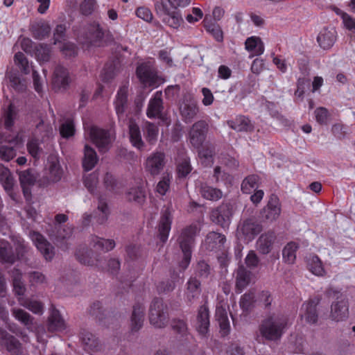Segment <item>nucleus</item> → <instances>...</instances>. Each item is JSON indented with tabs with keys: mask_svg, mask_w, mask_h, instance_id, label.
<instances>
[{
	"mask_svg": "<svg viewBox=\"0 0 355 355\" xmlns=\"http://www.w3.org/2000/svg\"><path fill=\"white\" fill-rule=\"evenodd\" d=\"M286 325L285 317L271 315L262 321L259 327L260 334L267 340H276L281 338Z\"/></svg>",
	"mask_w": 355,
	"mask_h": 355,
	"instance_id": "f257e3e1",
	"label": "nucleus"
},
{
	"mask_svg": "<svg viewBox=\"0 0 355 355\" xmlns=\"http://www.w3.org/2000/svg\"><path fill=\"white\" fill-rule=\"evenodd\" d=\"M200 229L197 225L192 224L182 230L178 238V243L184 257L180 266L182 269H186L191 261V248L194 244L195 236L199 232Z\"/></svg>",
	"mask_w": 355,
	"mask_h": 355,
	"instance_id": "f03ea898",
	"label": "nucleus"
},
{
	"mask_svg": "<svg viewBox=\"0 0 355 355\" xmlns=\"http://www.w3.org/2000/svg\"><path fill=\"white\" fill-rule=\"evenodd\" d=\"M149 320L150 324L157 328L166 326L168 320L167 306L162 299L155 298L152 301L149 310Z\"/></svg>",
	"mask_w": 355,
	"mask_h": 355,
	"instance_id": "7ed1b4c3",
	"label": "nucleus"
},
{
	"mask_svg": "<svg viewBox=\"0 0 355 355\" xmlns=\"http://www.w3.org/2000/svg\"><path fill=\"white\" fill-rule=\"evenodd\" d=\"M104 36V32L100 24L96 22L89 24L79 37L80 41L87 47L98 46Z\"/></svg>",
	"mask_w": 355,
	"mask_h": 355,
	"instance_id": "20e7f679",
	"label": "nucleus"
},
{
	"mask_svg": "<svg viewBox=\"0 0 355 355\" xmlns=\"http://www.w3.org/2000/svg\"><path fill=\"white\" fill-rule=\"evenodd\" d=\"M329 317L330 320L336 322L345 321L348 318L349 302L345 296H338L336 300L331 303Z\"/></svg>",
	"mask_w": 355,
	"mask_h": 355,
	"instance_id": "39448f33",
	"label": "nucleus"
},
{
	"mask_svg": "<svg viewBox=\"0 0 355 355\" xmlns=\"http://www.w3.org/2000/svg\"><path fill=\"white\" fill-rule=\"evenodd\" d=\"M92 142L98 148L99 152H107L110 146L111 137L108 131L96 126H91L87 130Z\"/></svg>",
	"mask_w": 355,
	"mask_h": 355,
	"instance_id": "423d86ee",
	"label": "nucleus"
},
{
	"mask_svg": "<svg viewBox=\"0 0 355 355\" xmlns=\"http://www.w3.org/2000/svg\"><path fill=\"white\" fill-rule=\"evenodd\" d=\"M17 257L12 252V248L9 244L0 246V261L5 263H13L17 258L23 257L27 252V245L23 239H18L15 243Z\"/></svg>",
	"mask_w": 355,
	"mask_h": 355,
	"instance_id": "0eeeda50",
	"label": "nucleus"
},
{
	"mask_svg": "<svg viewBox=\"0 0 355 355\" xmlns=\"http://www.w3.org/2000/svg\"><path fill=\"white\" fill-rule=\"evenodd\" d=\"M22 142L18 135L14 137H3L0 134V159L5 162H9L16 156V150L12 144L16 146Z\"/></svg>",
	"mask_w": 355,
	"mask_h": 355,
	"instance_id": "6e6552de",
	"label": "nucleus"
},
{
	"mask_svg": "<svg viewBox=\"0 0 355 355\" xmlns=\"http://www.w3.org/2000/svg\"><path fill=\"white\" fill-rule=\"evenodd\" d=\"M166 163L165 153L161 151H155L147 157L144 166L148 173L155 176L161 173Z\"/></svg>",
	"mask_w": 355,
	"mask_h": 355,
	"instance_id": "1a4fd4ad",
	"label": "nucleus"
},
{
	"mask_svg": "<svg viewBox=\"0 0 355 355\" xmlns=\"http://www.w3.org/2000/svg\"><path fill=\"white\" fill-rule=\"evenodd\" d=\"M208 123L205 120L195 122L189 131V141L195 148H200L205 140L208 131Z\"/></svg>",
	"mask_w": 355,
	"mask_h": 355,
	"instance_id": "9d476101",
	"label": "nucleus"
},
{
	"mask_svg": "<svg viewBox=\"0 0 355 355\" xmlns=\"http://www.w3.org/2000/svg\"><path fill=\"white\" fill-rule=\"evenodd\" d=\"M322 297L317 295L304 302L302 306L301 318L308 324H315L318 320L317 306L320 304Z\"/></svg>",
	"mask_w": 355,
	"mask_h": 355,
	"instance_id": "9b49d317",
	"label": "nucleus"
},
{
	"mask_svg": "<svg viewBox=\"0 0 355 355\" xmlns=\"http://www.w3.org/2000/svg\"><path fill=\"white\" fill-rule=\"evenodd\" d=\"M137 76L146 85L155 86L159 80L155 68L150 63H143L137 68Z\"/></svg>",
	"mask_w": 355,
	"mask_h": 355,
	"instance_id": "f8f14e48",
	"label": "nucleus"
},
{
	"mask_svg": "<svg viewBox=\"0 0 355 355\" xmlns=\"http://www.w3.org/2000/svg\"><path fill=\"white\" fill-rule=\"evenodd\" d=\"M232 214V206L228 203H223L211 211V218L214 223L225 228L229 226Z\"/></svg>",
	"mask_w": 355,
	"mask_h": 355,
	"instance_id": "ddd939ff",
	"label": "nucleus"
},
{
	"mask_svg": "<svg viewBox=\"0 0 355 355\" xmlns=\"http://www.w3.org/2000/svg\"><path fill=\"white\" fill-rule=\"evenodd\" d=\"M63 175V170L59 159L55 156H49L46 173V180L44 184L55 183L59 182Z\"/></svg>",
	"mask_w": 355,
	"mask_h": 355,
	"instance_id": "4468645a",
	"label": "nucleus"
},
{
	"mask_svg": "<svg viewBox=\"0 0 355 355\" xmlns=\"http://www.w3.org/2000/svg\"><path fill=\"white\" fill-rule=\"evenodd\" d=\"M281 214L279 200L276 195H271L268 204L261 211V217L263 220L272 222L277 219Z\"/></svg>",
	"mask_w": 355,
	"mask_h": 355,
	"instance_id": "2eb2a0df",
	"label": "nucleus"
},
{
	"mask_svg": "<svg viewBox=\"0 0 355 355\" xmlns=\"http://www.w3.org/2000/svg\"><path fill=\"white\" fill-rule=\"evenodd\" d=\"M200 109L196 101L189 98L183 100L180 106V113L184 122L189 123L197 116Z\"/></svg>",
	"mask_w": 355,
	"mask_h": 355,
	"instance_id": "dca6fc26",
	"label": "nucleus"
},
{
	"mask_svg": "<svg viewBox=\"0 0 355 355\" xmlns=\"http://www.w3.org/2000/svg\"><path fill=\"white\" fill-rule=\"evenodd\" d=\"M128 87L129 82L128 80L122 83L116 94L114 107L116 113L119 118L123 116L128 105Z\"/></svg>",
	"mask_w": 355,
	"mask_h": 355,
	"instance_id": "f3484780",
	"label": "nucleus"
},
{
	"mask_svg": "<svg viewBox=\"0 0 355 355\" xmlns=\"http://www.w3.org/2000/svg\"><path fill=\"white\" fill-rule=\"evenodd\" d=\"M172 208L171 205H168L162 211L158 225L159 236L160 240L164 243L166 241L172 223Z\"/></svg>",
	"mask_w": 355,
	"mask_h": 355,
	"instance_id": "a211bd4d",
	"label": "nucleus"
},
{
	"mask_svg": "<svg viewBox=\"0 0 355 355\" xmlns=\"http://www.w3.org/2000/svg\"><path fill=\"white\" fill-rule=\"evenodd\" d=\"M30 237L45 259L51 260L54 255L53 248L44 237L36 232H30Z\"/></svg>",
	"mask_w": 355,
	"mask_h": 355,
	"instance_id": "6ab92c4d",
	"label": "nucleus"
},
{
	"mask_svg": "<svg viewBox=\"0 0 355 355\" xmlns=\"http://www.w3.org/2000/svg\"><path fill=\"white\" fill-rule=\"evenodd\" d=\"M19 179L24 196L27 200H29L31 198L30 188L35 184L37 176L33 170L27 169L19 173Z\"/></svg>",
	"mask_w": 355,
	"mask_h": 355,
	"instance_id": "aec40b11",
	"label": "nucleus"
},
{
	"mask_svg": "<svg viewBox=\"0 0 355 355\" xmlns=\"http://www.w3.org/2000/svg\"><path fill=\"white\" fill-rule=\"evenodd\" d=\"M70 78L66 68L58 65L54 70L52 84L55 89L64 90L69 86Z\"/></svg>",
	"mask_w": 355,
	"mask_h": 355,
	"instance_id": "412c9836",
	"label": "nucleus"
},
{
	"mask_svg": "<svg viewBox=\"0 0 355 355\" xmlns=\"http://www.w3.org/2000/svg\"><path fill=\"white\" fill-rule=\"evenodd\" d=\"M226 241L225 236L216 232H209L203 243V247L207 251H219L222 250Z\"/></svg>",
	"mask_w": 355,
	"mask_h": 355,
	"instance_id": "4be33fe9",
	"label": "nucleus"
},
{
	"mask_svg": "<svg viewBox=\"0 0 355 355\" xmlns=\"http://www.w3.org/2000/svg\"><path fill=\"white\" fill-rule=\"evenodd\" d=\"M163 110L162 93L157 92L148 103L147 116L150 119L161 118Z\"/></svg>",
	"mask_w": 355,
	"mask_h": 355,
	"instance_id": "5701e85b",
	"label": "nucleus"
},
{
	"mask_svg": "<svg viewBox=\"0 0 355 355\" xmlns=\"http://www.w3.org/2000/svg\"><path fill=\"white\" fill-rule=\"evenodd\" d=\"M227 124L236 132H252L254 128L251 120L244 115H238L234 119L227 121Z\"/></svg>",
	"mask_w": 355,
	"mask_h": 355,
	"instance_id": "b1692460",
	"label": "nucleus"
},
{
	"mask_svg": "<svg viewBox=\"0 0 355 355\" xmlns=\"http://www.w3.org/2000/svg\"><path fill=\"white\" fill-rule=\"evenodd\" d=\"M251 282V272L243 266H240L236 271L235 288L237 293H241Z\"/></svg>",
	"mask_w": 355,
	"mask_h": 355,
	"instance_id": "393cba45",
	"label": "nucleus"
},
{
	"mask_svg": "<svg viewBox=\"0 0 355 355\" xmlns=\"http://www.w3.org/2000/svg\"><path fill=\"white\" fill-rule=\"evenodd\" d=\"M80 338L85 351L94 352L101 349V344L100 341L92 333L83 330L80 334Z\"/></svg>",
	"mask_w": 355,
	"mask_h": 355,
	"instance_id": "a878e982",
	"label": "nucleus"
},
{
	"mask_svg": "<svg viewBox=\"0 0 355 355\" xmlns=\"http://www.w3.org/2000/svg\"><path fill=\"white\" fill-rule=\"evenodd\" d=\"M209 315L207 306H201L197 315L196 329L200 335L205 336L209 331Z\"/></svg>",
	"mask_w": 355,
	"mask_h": 355,
	"instance_id": "bb28decb",
	"label": "nucleus"
},
{
	"mask_svg": "<svg viewBox=\"0 0 355 355\" xmlns=\"http://www.w3.org/2000/svg\"><path fill=\"white\" fill-rule=\"evenodd\" d=\"M216 318L220 327V333L223 336H227L230 332V326L226 308L223 304L216 306Z\"/></svg>",
	"mask_w": 355,
	"mask_h": 355,
	"instance_id": "cd10ccee",
	"label": "nucleus"
},
{
	"mask_svg": "<svg viewBox=\"0 0 355 355\" xmlns=\"http://www.w3.org/2000/svg\"><path fill=\"white\" fill-rule=\"evenodd\" d=\"M0 345L12 354H17L21 345L17 338L2 329H0Z\"/></svg>",
	"mask_w": 355,
	"mask_h": 355,
	"instance_id": "c85d7f7f",
	"label": "nucleus"
},
{
	"mask_svg": "<svg viewBox=\"0 0 355 355\" xmlns=\"http://www.w3.org/2000/svg\"><path fill=\"white\" fill-rule=\"evenodd\" d=\"M275 239L272 232L261 234L257 241V250L262 254H268L272 250Z\"/></svg>",
	"mask_w": 355,
	"mask_h": 355,
	"instance_id": "c756f323",
	"label": "nucleus"
},
{
	"mask_svg": "<svg viewBox=\"0 0 355 355\" xmlns=\"http://www.w3.org/2000/svg\"><path fill=\"white\" fill-rule=\"evenodd\" d=\"M261 230V225L252 218L245 220L241 226V231L248 239H253Z\"/></svg>",
	"mask_w": 355,
	"mask_h": 355,
	"instance_id": "7c9ffc66",
	"label": "nucleus"
},
{
	"mask_svg": "<svg viewBox=\"0 0 355 355\" xmlns=\"http://www.w3.org/2000/svg\"><path fill=\"white\" fill-rule=\"evenodd\" d=\"M144 306L140 304H137L133 306L130 323L132 331H137L143 326L144 320Z\"/></svg>",
	"mask_w": 355,
	"mask_h": 355,
	"instance_id": "2f4dec72",
	"label": "nucleus"
},
{
	"mask_svg": "<svg viewBox=\"0 0 355 355\" xmlns=\"http://www.w3.org/2000/svg\"><path fill=\"white\" fill-rule=\"evenodd\" d=\"M201 293V284L196 277H190L187 283L185 297L191 302L198 299Z\"/></svg>",
	"mask_w": 355,
	"mask_h": 355,
	"instance_id": "473e14b6",
	"label": "nucleus"
},
{
	"mask_svg": "<svg viewBox=\"0 0 355 355\" xmlns=\"http://www.w3.org/2000/svg\"><path fill=\"white\" fill-rule=\"evenodd\" d=\"M98 161V157L94 148L87 144L84 147V157L83 159V167L87 171L94 168Z\"/></svg>",
	"mask_w": 355,
	"mask_h": 355,
	"instance_id": "72a5a7b5",
	"label": "nucleus"
},
{
	"mask_svg": "<svg viewBox=\"0 0 355 355\" xmlns=\"http://www.w3.org/2000/svg\"><path fill=\"white\" fill-rule=\"evenodd\" d=\"M317 40L322 49L331 48L336 41V31L334 28L330 30L324 28L319 33Z\"/></svg>",
	"mask_w": 355,
	"mask_h": 355,
	"instance_id": "f704fd0d",
	"label": "nucleus"
},
{
	"mask_svg": "<svg viewBox=\"0 0 355 355\" xmlns=\"http://www.w3.org/2000/svg\"><path fill=\"white\" fill-rule=\"evenodd\" d=\"M129 135L132 146L139 150H143L145 144L142 140L139 126L133 121H130L129 124Z\"/></svg>",
	"mask_w": 355,
	"mask_h": 355,
	"instance_id": "c9c22d12",
	"label": "nucleus"
},
{
	"mask_svg": "<svg viewBox=\"0 0 355 355\" xmlns=\"http://www.w3.org/2000/svg\"><path fill=\"white\" fill-rule=\"evenodd\" d=\"M13 317L24 325L28 329H32L34 318L21 309L13 308L11 310Z\"/></svg>",
	"mask_w": 355,
	"mask_h": 355,
	"instance_id": "e433bc0d",
	"label": "nucleus"
},
{
	"mask_svg": "<svg viewBox=\"0 0 355 355\" xmlns=\"http://www.w3.org/2000/svg\"><path fill=\"white\" fill-rule=\"evenodd\" d=\"M92 252L85 248L78 249L76 253V256L78 260L81 263L87 266H96L98 267H103L98 259L94 260L92 259Z\"/></svg>",
	"mask_w": 355,
	"mask_h": 355,
	"instance_id": "4c0bfd02",
	"label": "nucleus"
},
{
	"mask_svg": "<svg viewBox=\"0 0 355 355\" xmlns=\"http://www.w3.org/2000/svg\"><path fill=\"white\" fill-rule=\"evenodd\" d=\"M245 49L252 53V56L261 55L264 51V45L259 37H251L245 42Z\"/></svg>",
	"mask_w": 355,
	"mask_h": 355,
	"instance_id": "58836bf2",
	"label": "nucleus"
},
{
	"mask_svg": "<svg viewBox=\"0 0 355 355\" xmlns=\"http://www.w3.org/2000/svg\"><path fill=\"white\" fill-rule=\"evenodd\" d=\"M18 301L21 306L28 309L33 313L38 315L43 313L44 305L41 302L33 299H24L23 297H19Z\"/></svg>",
	"mask_w": 355,
	"mask_h": 355,
	"instance_id": "ea45409f",
	"label": "nucleus"
},
{
	"mask_svg": "<svg viewBox=\"0 0 355 355\" xmlns=\"http://www.w3.org/2000/svg\"><path fill=\"white\" fill-rule=\"evenodd\" d=\"M298 245L295 242L288 243L282 250V258L285 263L293 264L296 259V252L298 249Z\"/></svg>",
	"mask_w": 355,
	"mask_h": 355,
	"instance_id": "a19ab883",
	"label": "nucleus"
},
{
	"mask_svg": "<svg viewBox=\"0 0 355 355\" xmlns=\"http://www.w3.org/2000/svg\"><path fill=\"white\" fill-rule=\"evenodd\" d=\"M257 301V297L255 291L254 290H250L241 296L239 305L244 311H248L255 306Z\"/></svg>",
	"mask_w": 355,
	"mask_h": 355,
	"instance_id": "79ce46f5",
	"label": "nucleus"
},
{
	"mask_svg": "<svg viewBox=\"0 0 355 355\" xmlns=\"http://www.w3.org/2000/svg\"><path fill=\"white\" fill-rule=\"evenodd\" d=\"M0 183L5 190L15 186V179L8 168L0 164Z\"/></svg>",
	"mask_w": 355,
	"mask_h": 355,
	"instance_id": "37998d69",
	"label": "nucleus"
},
{
	"mask_svg": "<svg viewBox=\"0 0 355 355\" xmlns=\"http://www.w3.org/2000/svg\"><path fill=\"white\" fill-rule=\"evenodd\" d=\"M125 198L130 202L141 204L145 200L146 195L141 187H135L125 193Z\"/></svg>",
	"mask_w": 355,
	"mask_h": 355,
	"instance_id": "c03bdc74",
	"label": "nucleus"
},
{
	"mask_svg": "<svg viewBox=\"0 0 355 355\" xmlns=\"http://www.w3.org/2000/svg\"><path fill=\"white\" fill-rule=\"evenodd\" d=\"M48 328L50 331H60L65 328L64 321L58 311H53L49 318Z\"/></svg>",
	"mask_w": 355,
	"mask_h": 355,
	"instance_id": "a18cd8bd",
	"label": "nucleus"
},
{
	"mask_svg": "<svg viewBox=\"0 0 355 355\" xmlns=\"http://www.w3.org/2000/svg\"><path fill=\"white\" fill-rule=\"evenodd\" d=\"M35 57L40 63L47 62L51 57V48L46 44H39L35 47Z\"/></svg>",
	"mask_w": 355,
	"mask_h": 355,
	"instance_id": "49530a36",
	"label": "nucleus"
},
{
	"mask_svg": "<svg viewBox=\"0 0 355 355\" xmlns=\"http://www.w3.org/2000/svg\"><path fill=\"white\" fill-rule=\"evenodd\" d=\"M309 270L315 275L323 276L325 274L322 263L316 255H311L308 260Z\"/></svg>",
	"mask_w": 355,
	"mask_h": 355,
	"instance_id": "de8ad7c7",
	"label": "nucleus"
},
{
	"mask_svg": "<svg viewBox=\"0 0 355 355\" xmlns=\"http://www.w3.org/2000/svg\"><path fill=\"white\" fill-rule=\"evenodd\" d=\"M200 193L203 198L210 200H218L223 196V193L220 189L207 184L201 186Z\"/></svg>",
	"mask_w": 355,
	"mask_h": 355,
	"instance_id": "09e8293b",
	"label": "nucleus"
},
{
	"mask_svg": "<svg viewBox=\"0 0 355 355\" xmlns=\"http://www.w3.org/2000/svg\"><path fill=\"white\" fill-rule=\"evenodd\" d=\"M204 26L207 31L213 35V37L218 41L222 42L223 40V33L219 25L212 23L208 19L206 16L203 20Z\"/></svg>",
	"mask_w": 355,
	"mask_h": 355,
	"instance_id": "8fccbe9b",
	"label": "nucleus"
},
{
	"mask_svg": "<svg viewBox=\"0 0 355 355\" xmlns=\"http://www.w3.org/2000/svg\"><path fill=\"white\" fill-rule=\"evenodd\" d=\"M259 180V178L257 175H248L242 182L241 190L243 193H250L258 187Z\"/></svg>",
	"mask_w": 355,
	"mask_h": 355,
	"instance_id": "3c124183",
	"label": "nucleus"
},
{
	"mask_svg": "<svg viewBox=\"0 0 355 355\" xmlns=\"http://www.w3.org/2000/svg\"><path fill=\"white\" fill-rule=\"evenodd\" d=\"M51 31V27L45 23H40L32 28L33 36L37 40H43L48 37Z\"/></svg>",
	"mask_w": 355,
	"mask_h": 355,
	"instance_id": "603ef678",
	"label": "nucleus"
},
{
	"mask_svg": "<svg viewBox=\"0 0 355 355\" xmlns=\"http://www.w3.org/2000/svg\"><path fill=\"white\" fill-rule=\"evenodd\" d=\"M145 137L147 141L153 145L155 143L157 139L159 129L158 127L150 122L147 121L145 127Z\"/></svg>",
	"mask_w": 355,
	"mask_h": 355,
	"instance_id": "864d4df0",
	"label": "nucleus"
},
{
	"mask_svg": "<svg viewBox=\"0 0 355 355\" xmlns=\"http://www.w3.org/2000/svg\"><path fill=\"white\" fill-rule=\"evenodd\" d=\"M162 17L164 22L174 28L179 27L183 21L181 15L177 11L169 12Z\"/></svg>",
	"mask_w": 355,
	"mask_h": 355,
	"instance_id": "5fc2aeb1",
	"label": "nucleus"
},
{
	"mask_svg": "<svg viewBox=\"0 0 355 355\" xmlns=\"http://www.w3.org/2000/svg\"><path fill=\"white\" fill-rule=\"evenodd\" d=\"M15 64L19 67L24 74L30 73V67L28 59L21 52H17L14 56Z\"/></svg>",
	"mask_w": 355,
	"mask_h": 355,
	"instance_id": "6e6d98bb",
	"label": "nucleus"
},
{
	"mask_svg": "<svg viewBox=\"0 0 355 355\" xmlns=\"http://www.w3.org/2000/svg\"><path fill=\"white\" fill-rule=\"evenodd\" d=\"M172 329L181 336L187 337L189 334L187 322L184 320L173 319L171 322Z\"/></svg>",
	"mask_w": 355,
	"mask_h": 355,
	"instance_id": "4d7b16f0",
	"label": "nucleus"
},
{
	"mask_svg": "<svg viewBox=\"0 0 355 355\" xmlns=\"http://www.w3.org/2000/svg\"><path fill=\"white\" fill-rule=\"evenodd\" d=\"M93 242L94 246L98 247V249L105 252L110 251L115 247V242L112 239H105L96 236L93 239Z\"/></svg>",
	"mask_w": 355,
	"mask_h": 355,
	"instance_id": "13d9d810",
	"label": "nucleus"
},
{
	"mask_svg": "<svg viewBox=\"0 0 355 355\" xmlns=\"http://www.w3.org/2000/svg\"><path fill=\"white\" fill-rule=\"evenodd\" d=\"M60 133L63 138L66 139L73 136L75 133L73 122L70 119L66 120L60 127Z\"/></svg>",
	"mask_w": 355,
	"mask_h": 355,
	"instance_id": "bf43d9fd",
	"label": "nucleus"
},
{
	"mask_svg": "<svg viewBox=\"0 0 355 355\" xmlns=\"http://www.w3.org/2000/svg\"><path fill=\"white\" fill-rule=\"evenodd\" d=\"M98 216H96V221L99 224H103L107 220L109 210L105 202L100 200L98 205Z\"/></svg>",
	"mask_w": 355,
	"mask_h": 355,
	"instance_id": "052dcab7",
	"label": "nucleus"
},
{
	"mask_svg": "<svg viewBox=\"0 0 355 355\" xmlns=\"http://www.w3.org/2000/svg\"><path fill=\"white\" fill-rule=\"evenodd\" d=\"M196 274L203 278H207L211 272V266L204 260L198 261L196 266Z\"/></svg>",
	"mask_w": 355,
	"mask_h": 355,
	"instance_id": "680f3d73",
	"label": "nucleus"
},
{
	"mask_svg": "<svg viewBox=\"0 0 355 355\" xmlns=\"http://www.w3.org/2000/svg\"><path fill=\"white\" fill-rule=\"evenodd\" d=\"M27 150L29 154L34 158H37L42 152V148L40 147L39 140L35 138L30 139L27 144Z\"/></svg>",
	"mask_w": 355,
	"mask_h": 355,
	"instance_id": "e2e57ef3",
	"label": "nucleus"
},
{
	"mask_svg": "<svg viewBox=\"0 0 355 355\" xmlns=\"http://www.w3.org/2000/svg\"><path fill=\"white\" fill-rule=\"evenodd\" d=\"M16 114L15 106L12 103L10 104L4 114V125L7 129L10 128L13 125Z\"/></svg>",
	"mask_w": 355,
	"mask_h": 355,
	"instance_id": "0e129e2a",
	"label": "nucleus"
},
{
	"mask_svg": "<svg viewBox=\"0 0 355 355\" xmlns=\"http://www.w3.org/2000/svg\"><path fill=\"white\" fill-rule=\"evenodd\" d=\"M177 170L179 177H186L191 171L190 162L188 159L184 158L178 162Z\"/></svg>",
	"mask_w": 355,
	"mask_h": 355,
	"instance_id": "69168bd1",
	"label": "nucleus"
},
{
	"mask_svg": "<svg viewBox=\"0 0 355 355\" xmlns=\"http://www.w3.org/2000/svg\"><path fill=\"white\" fill-rule=\"evenodd\" d=\"M96 0H83L80 5V12L84 15H91L95 10Z\"/></svg>",
	"mask_w": 355,
	"mask_h": 355,
	"instance_id": "338daca9",
	"label": "nucleus"
},
{
	"mask_svg": "<svg viewBox=\"0 0 355 355\" xmlns=\"http://www.w3.org/2000/svg\"><path fill=\"white\" fill-rule=\"evenodd\" d=\"M60 51L67 58H73L78 54L77 46L71 42H66L60 47Z\"/></svg>",
	"mask_w": 355,
	"mask_h": 355,
	"instance_id": "774afa93",
	"label": "nucleus"
}]
</instances>
